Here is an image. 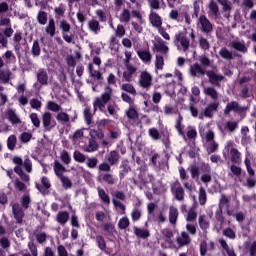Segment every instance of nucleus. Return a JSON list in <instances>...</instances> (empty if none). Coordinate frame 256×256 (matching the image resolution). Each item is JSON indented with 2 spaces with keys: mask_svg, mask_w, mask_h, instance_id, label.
I'll return each mask as SVG.
<instances>
[{
  "mask_svg": "<svg viewBox=\"0 0 256 256\" xmlns=\"http://www.w3.org/2000/svg\"><path fill=\"white\" fill-rule=\"evenodd\" d=\"M73 157L74 160L77 161V163H85L86 157L80 151H75Z\"/></svg>",
  "mask_w": 256,
  "mask_h": 256,
  "instance_id": "nucleus-61",
  "label": "nucleus"
},
{
  "mask_svg": "<svg viewBox=\"0 0 256 256\" xmlns=\"http://www.w3.org/2000/svg\"><path fill=\"white\" fill-rule=\"evenodd\" d=\"M3 59H5L6 63H15L17 61L15 54L9 50L3 55Z\"/></svg>",
  "mask_w": 256,
  "mask_h": 256,
  "instance_id": "nucleus-49",
  "label": "nucleus"
},
{
  "mask_svg": "<svg viewBox=\"0 0 256 256\" xmlns=\"http://www.w3.org/2000/svg\"><path fill=\"white\" fill-rule=\"evenodd\" d=\"M0 27H6L3 32H0V45L7 49L9 45V37L13 35L14 31L11 27V19L5 16H0Z\"/></svg>",
  "mask_w": 256,
  "mask_h": 256,
  "instance_id": "nucleus-3",
  "label": "nucleus"
},
{
  "mask_svg": "<svg viewBox=\"0 0 256 256\" xmlns=\"http://www.w3.org/2000/svg\"><path fill=\"white\" fill-rule=\"evenodd\" d=\"M88 27L92 33H95L97 35L101 31V26L99 25V21L97 20H91L88 22Z\"/></svg>",
  "mask_w": 256,
  "mask_h": 256,
  "instance_id": "nucleus-33",
  "label": "nucleus"
},
{
  "mask_svg": "<svg viewBox=\"0 0 256 256\" xmlns=\"http://www.w3.org/2000/svg\"><path fill=\"white\" fill-rule=\"evenodd\" d=\"M220 5L223 7V11L225 13L231 12V9H233V4L229 0H217Z\"/></svg>",
  "mask_w": 256,
  "mask_h": 256,
  "instance_id": "nucleus-38",
  "label": "nucleus"
},
{
  "mask_svg": "<svg viewBox=\"0 0 256 256\" xmlns=\"http://www.w3.org/2000/svg\"><path fill=\"white\" fill-rule=\"evenodd\" d=\"M219 107V103L213 102L210 103L203 111L198 115L199 119H204V117H208L211 119L213 117V113L217 111V108Z\"/></svg>",
  "mask_w": 256,
  "mask_h": 256,
  "instance_id": "nucleus-11",
  "label": "nucleus"
},
{
  "mask_svg": "<svg viewBox=\"0 0 256 256\" xmlns=\"http://www.w3.org/2000/svg\"><path fill=\"white\" fill-rule=\"evenodd\" d=\"M138 57L143 61V63H151V52L149 50H138Z\"/></svg>",
  "mask_w": 256,
  "mask_h": 256,
  "instance_id": "nucleus-25",
  "label": "nucleus"
},
{
  "mask_svg": "<svg viewBox=\"0 0 256 256\" xmlns=\"http://www.w3.org/2000/svg\"><path fill=\"white\" fill-rule=\"evenodd\" d=\"M13 163H15L16 167L14 168V171L17 175H19L20 179L22 181H25L26 183L29 182V174H25L23 172V168L28 173H31L33 171V164L31 163V160L29 158H26L24 161L19 156H15L13 158ZM23 167V168H22Z\"/></svg>",
  "mask_w": 256,
  "mask_h": 256,
  "instance_id": "nucleus-2",
  "label": "nucleus"
},
{
  "mask_svg": "<svg viewBox=\"0 0 256 256\" xmlns=\"http://www.w3.org/2000/svg\"><path fill=\"white\" fill-rule=\"evenodd\" d=\"M60 159L64 163V165H69L71 163V154L66 150H63L60 154Z\"/></svg>",
  "mask_w": 256,
  "mask_h": 256,
  "instance_id": "nucleus-46",
  "label": "nucleus"
},
{
  "mask_svg": "<svg viewBox=\"0 0 256 256\" xmlns=\"http://www.w3.org/2000/svg\"><path fill=\"white\" fill-rule=\"evenodd\" d=\"M30 203H31V198L29 197V195H24L21 198V205L19 204L13 205L14 217L18 223H21V221H23V217H25V213L23 212V209H29Z\"/></svg>",
  "mask_w": 256,
  "mask_h": 256,
  "instance_id": "nucleus-4",
  "label": "nucleus"
},
{
  "mask_svg": "<svg viewBox=\"0 0 256 256\" xmlns=\"http://www.w3.org/2000/svg\"><path fill=\"white\" fill-rule=\"evenodd\" d=\"M171 191L175 195L177 201H183V199H185V191L183 190V187H181L179 181L171 184Z\"/></svg>",
  "mask_w": 256,
  "mask_h": 256,
  "instance_id": "nucleus-12",
  "label": "nucleus"
},
{
  "mask_svg": "<svg viewBox=\"0 0 256 256\" xmlns=\"http://www.w3.org/2000/svg\"><path fill=\"white\" fill-rule=\"evenodd\" d=\"M30 120L32 122V125H34V127H41V120H39V115H37V113H32L30 114Z\"/></svg>",
  "mask_w": 256,
  "mask_h": 256,
  "instance_id": "nucleus-58",
  "label": "nucleus"
},
{
  "mask_svg": "<svg viewBox=\"0 0 256 256\" xmlns=\"http://www.w3.org/2000/svg\"><path fill=\"white\" fill-rule=\"evenodd\" d=\"M153 51L154 53H161L162 55H167L169 53V46L161 37L156 36L153 41Z\"/></svg>",
  "mask_w": 256,
  "mask_h": 256,
  "instance_id": "nucleus-9",
  "label": "nucleus"
},
{
  "mask_svg": "<svg viewBox=\"0 0 256 256\" xmlns=\"http://www.w3.org/2000/svg\"><path fill=\"white\" fill-rule=\"evenodd\" d=\"M149 20L151 25H153V27H157L158 29L159 27H161V25H163V20L161 19V16H159V14L155 12L150 13Z\"/></svg>",
  "mask_w": 256,
  "mask_h": 256,
  "instance_id": "nucleus-24",
  "label": "nucleus"
},
{
  "mask_svg": "<svg viewBox=\"0 0 256 256\" xmlns=\"http://www.w3.org/2000/svg\"><path fill=\"white\" fill-rule=\"evenodd\" d=\"M204 94L211 97L213 101H217L219 99V93H217V90L213 87H205Z\"/></svg>",
  "mask_w": 256,
  "mask_h": 256,
  "instance_id": "nucleus-29",
  "label": "nucleus"
},
{
  "mask_svg": "<svg viewBox=\"0 0 256 256\" xmlns=\"http://www.w3.org/2000/svg\"><path fill=\"white\" fill-rule=\"evenodd\" d=\"M56 119L58 123H62V124L69 123V115L62 111L57 113Z\"/></svg>",
  "mask_w": 256,
  "mask_h": 256,
  "instance_id": "nucleus-39",
  "label": "nucleus"
},
{
  "mask_svg": "<svg viewBox=\"0 0 256 256\" xmlns=\"http://www.w3.org/2000/svg\"><path fill=\"white\" fill-rule=\"evenodd\" d=\"M59 27H60V30L62 31V34L69 33V31H71V24H69V22L65 20L60 21Z\"/></svg>",
  "mask_w": 256,
  "mask_h": 256,
  "instance_id": "nucleus-55",
  "label": "nucleus"
},
{
  "mask_svg": "<svg viewBox=\"0 0 256 256\" xmlns=\"http://www.w3.org/2000/svg\"><path fill=\"white\" fill-rule=\"evenodd\" d=\"M198 28L204 33H211V31H213V25L211 24L209 19H207V17L203 15L199 17Z\"/></svg>",
  "mask_w": 256,
  "mask_h": 256,
  "instance_id": "nucleus-13",
  "label": "nucleus"
},
{
  "mask_svg": "<svg viewBox=\"0 0 256 256\" xmlns=\"http://www.w3.org/2000/svg\"><path fill=\"white\" fill-rule=\"evenodd\" d=\"M128 173H129V165L127 164V162L124 161L120 166V179H123L125 175Z\"/></svg>",
  "mask_w": 256,
  "mask_h": 256,
  "instance_id": "nucleus-56",
  "label": "nucleus"
},
{
  "mask_svg": "<svg viewBox=\"0 0 256 256\" xmlns=\"http://www.w3.org/2000/svg\"><path fill=\"white\" fill-rule=\"evenodd\" d=\"M82 137H83V129L76 130L71 137L74 145H77V143H79V141H81Z\"/></svg>",
  "mask_w": 256,
  "mask_h": 256,
  "instance_id": "nucleus-43",
  "label": "nucleus"
},
{
  "mask_svg": "<svg viewBox=\"0 0 256 256\" xmlns=\"http://www.w3.org/2000/svg\"><path fill=\"white\" fill-rule=\"evenodd\" d=\"M231 111H234L235 113H244V111H247V107L239 106V103L233 101L227 104L224 113L225 115H229Z\"/></svg>",
  "mask_w": 256,
  "mask_h": 256,
  "instance_id": "nucleus-14",
  "label": "nucleus"
},
{
  "mask_svg": "<svg viewBox=\"0 0 256 256\" xmlns=\"http://www.w3.org/2000/svg\"><path fill=\"white\" fill-rule=\"evenodd\" d=\"M130 221L129 218L127 216H124L123 218H121L118 222V227L119 229H127V227H129L130 225Z\"/></svg>",
  "mask_w": 256,
  "mask_h": 256,
  "instance_id": "nucleus-54",
  "label": "nucleus"
},
{
  "mask_svg": "<svg viewBox=\"0 0 256 256\" xmlns=\"http://www.w3.org/2000/svg\"><path fill=\"white\" fill-rule=\"evenodd\" d=\"M32 55L34 57H39L41 55V46H39V41L37 40L33 42Z\"/></svg>",
  "mask_w": 256,
  "mask_h": 256,
  "instance_id": "nucleus-52",
  "label": "nucleus"
},
{
  "mask_svg": "<svg viewBox=\"0 0 256 256\" xmlns=\"http://www.w3.org/2000/svg\"><path fill=\"white\" fill-rule=\"evenodd\" d=\"M16 143H17V137H15V135H11L10 137H8V140H7L8 149L13 151L15 149Z\"/></svg>",
  "mask_w": 256,
  "mask_h": 256,
  "instance_id": "nucleus-60",
  "label": "nucleus"
},
{
  "mask_svg": "<svg viewBox=\"0 0 256 256\" xmlns=\"http://www.w3.org/2000/svg\"><path fill=\"white\" fill-rule=\"evenodd\" d=\"M230 47H232V49H235L236 51H240L241 53L247 52V47L245 46L244 43H241V42H237V41L231 42Z\"/></svg>",
  "mask_w": 256,
  "mask_h": 256,
  "instance_id": "nucleus-36",
  "label": "nucleus"
},
{
  "mask_svg": "<svg viewBox=\"0 0 256 256\" xmlns=\"http://www.w3.org/2000/svg\"><path fill=\"white\" fill-rule=\"evenodd\" d=\"M119 21L120 23H129V21H131V12L127 9L122 10Z\"/></svg>",
  "mask_w": 256,
  "mask_h": 256,
  "instance_id": "nucleus-35",
  "label": "nucleus"
},
{
  "mask_svg": "<svg viewBox=\"0 0 256 256\" xmlns=\"http://www.w3.org/2000/svg\"><path fill=\"white\" fill-rule=\"evenodd\" d=\"M55 20L53 18L49 19L48 25L45 28V31L50 37H55Z\"/></svg>",
  "mask_w": 256,
  "mask_h": 256,
  "instance_id": "nucleus-30",
  "label": "nucleus"
},
{
  "mask_svg": "<svg viewBox=\"0 0 256 256\" xmlns=\"http://www.w3.org/2000/svg\"><path fill=\"white\" fill-rule=\"evenodd\" d=\"M219 55L221 56L222 59H233V53L227 50V48H221L219 51Z\"/></svg>",
  "mask_w": 256,
  "mask_h": 256,
  "instance_id": "nucleus-48",
  "label": "nucleus"
},
{
  "mask_svg": "<svg viewBox=\"0 0 256 256\" xmlns=\"http://www.w3.org/2000/svg\"><path fill=\"white\" fill-rule=\"evenodd\" d=\"M121 88L123 91H126V93H130V95H137L135 87L131 84H123Z\"/></svg>",
  "mask_w": 256,
  "mask_h": 256,
  "instance_id": "nucleus-59",
  "label": "nucleus"
},
{
  "mask_svg": "<svg viewBox=\"0 0 256 256\" xmlns=\"http://www.w3.org/2000/svg\"><path fill=\"white\" fill-rule=\"evenodd\" d=\"M42 125L45 131H51L57 126V121L53 118L51 112H44L42 114Z\"/></svg>",
  "mask_w": 256,
  "mask_h": 256,
  "instance_id": "nucleus-10",
  "label": "nucleus"
},
{
  "mask_svg": "<svg viewBox=\"0 0 256 256\" xmlns=\"http://www.w3.org/2000/svg\"><path fill=\"white\" fill-rule=\"evenodd\" d=\"M142 211L139 207L135 206L131 212L132 221H139L141 219Z\"/></svg>",
  "mask_w": 256,
  "mask_h": 256,
  "instance_id": "nucleus-45",
  "label": "nucleus"
},
{
  "mask_svg": "<svg viewBox=\"0 0 256 256\" xmlns=\"http://www.w3.org/2000/svg\"><path fill=\"white\" fill-rule=\"evenodd\" d=\"M54 172H55V175H57V177L61 179V177H63V173H65V166H62V164L59 163V161H55Z\"/></svg>",
  "mask_w": 256,
  "mask_h": 256,
  "instance_id": "nucleus-34",
  "label": "nucleus"
},
{
  "mask_svg": "<svg viewBox=\"0 0 256 256\" xmlns=\"http://www.w3.org/2000/svg\"><path fill=\"white\" fill-rule=\"evenodd\" d=\"M179 217V210L176 207L171 206L169 209V222L171 225H175L177 223V219Z\"/></svg>",
  "mask_w": 256,
  "mask_h": 256,
  "instance_id": "nucleus-26",
  "label": "nucleus"
},
{
  "mask_svg": "<svg viewBox=\"0 0 256 256\" xmlns=\"http://www.w3.org/2000/svg\"><path fill=\"white\" fill-rule=\"evenodd\" d=\"M111 99V88L107 87L105 92L102 94L100 98H96L93 105H94V111H97L99 109L100 111H103L105 109V105H107V102Z\"/></svg>",
  "mask_w": 256,
  "mask_h": 256,
  "instance_id": "nucleus-5",
  "label": "nucleus"
},
{
  "mask_svg": "<svg viewBox=\"0 0 256 256\" xmlns=\"http://www.w3.org/2000/svg\"><path fill=\"white\" fill-rule=\"evenodd\" d=\"M169 17L173 21H178V23H183V19H181V14L179 15V11H177V10H172L169 13Z\"/></svg>",
  "mask_w": 256,
  "mask_h": 256,
  "instance_id": "nucleus-57",
  "label": "nucleus"
},
{
  "mask_svg": "<svg viewBox=\"0 0 256 256\" xmlns=\"http://www.w3.org/2000/svg\"><path fill=\"white\" fill-rule=\"evenodd\" d=\"M224 237H228V239H235V231L231 228H226L223 230Z\"/></svg>",
  "mask_w": 256,
  "mask_h": 256,
  "instance_id": "nucleus-64",
  "label": "nucleus"
},
{
  "mask_svg": "<svg viewBox=\"0 0 256 256\" xmlns=\"http://www.w3.org/2000/svg\"><path fill=\"white\" fill-rule=\"evenodd\" d=\"M176 243L179 247H185V245H189L191 243V238L186 232H182L177 238Z\"/></svg>",
  "mask_w": 256,
  "mask_h": 256,
  "instance_id": "nucleus-23",
  "label": "nucleus"
},
{
  "mask_svg": "<svg viewBox=\"0 0 256 256\" xmlns=\"http://www.w3.org/2000/svg\"><path fill=\"white\" fill-rule=\"evenodd\" d=\"M191 77H203L205 75V69L198 63L192 64L189 68Z\"/></svg>",
  "mask_w": 256,
  "mask_h": 256,
  "instance_id": "nucleus-17",
  "label": "nucleus"
},
{
  "mask_svg": "<svg viewBox=\"0 0 256 256\" xmlns=\"http://www.w3.org/2000/svg\"><path fill=\"white\" fill-rule=\"evenodd\" d=\"M84 151L87 153H93V151H97V142L95 140H90L88 145L84 147Z\"/></svg>",
  "mask_w": 256,
  "mask_h": 256,
  "instance_id": "nucleus-47",
  "label": "nucleus"
},
{
  "mask_svg": "<svg viewBox=\"0 0 256 256\" xmlns=\"http://www.w3.org/2000/svg\"><path fill=\"white\" fill-rule=\"evenodd\" d=\"M138 85L149 91L153 85V76L148 71H142L139 76Z\"/></svg>",
  "mask_w": 256,
  "mask_h": 256,
  "instance_id": "nucleus-7",
  "label": "nucleus"
},
{
  "mask_svg": "<svg viewBox=\"0 0 256 256\" xmlns=\"http://www.w3.org/2000/svg\"><path fill=\"white\" fill-rule=\"evenodd\" d=\"M227 153H229L230 161H232V163L241 162V152L233 147V142H227L224 150V156H226Z\"/></svg>",
  "mask_w": 256,
  "mask_h": 256,
  "instance_id": "nucleus-6",
  "label": "nucleus"
},
{
  "mask_svg": "<svg viewBox=\"0 0 256 256\" xmlns=\"http://www.w3.org/2000/svg\"><path fill=\"white\" fill-rule=\"evenodd\" d=\"M134 235H136L140 239H147V237H149V230L134 227Z\"/></svg>",
  "mask_w": 256,
  "mask_h": 256,
  "instance_id": "nucleus-32",
  "label": "nucleus"
},
{
  "mask_svg": "<svg viewBox=\"0 0 256 256\" xmlns=\"http://www.w3.org/2000/svg\"><path fill=\"white\" fill-rule=\"evenodd\" d=\"M36 77H37V81H38V83H40V85H42V86L49 85V75L47 74V70L39 69L36 72Z\"/></svg>",
  "mask_w": 256,
  "mask_h": 256,
  "instance_id": "nucleus-16",
  "label": "nucleus"
},
{
  "mask_svg": "<svg viewBox=\"0 0 256 256\" xmlns=\"http://www.w3.org/2000/svg\"><path fill=\"white\" fill-rule=\"evenodd\" d=\"M202 170L205 171L204 174H202L200 176V179L202 181V183H204L205 185H209V183H211V166H209V164H203L202 166Z\"/></svg>",
  "mask_w": 256,
  "mask_h": 256,
  "instance_id": "nucleus-18",
  "label": "nucleus"
},
{
  "mask_svg": "<svg viewBox=\"0 0 256 256\" xmlns=\"http://www.w3.org/2000/svg\"><path fill=\"white\" fill-rule=\"evenodd\" d=\"M148 134L154 141H159V139H161V134L157 128H150Z\"/></svg>",
  "mask_w": 256,
  "mask_h": 256,
  "instance_id": "nucleus-51",
  "label": "nucleus"
},
{
  "mask_svg": "<svg viewBox=\"0 0 256 256\" xmlns=\"http://www.w3.org/2000/svg\"><path fill=\"white\" fill-rule=\"evenodd\" d=\"M206 74L210 79V83H212L213 85H217L219 81H223L224 79L223 75H217L215 72L208 71L206 72Z\"/></svg>",
  "mask_w": 256,
  "mask_h": 256,
  "instance_id": "nucleus-28",
  "label": "nucleus"
},
{
  "mask_svg": "<svg viewBox=\"0 0 256 256\" xmlns=\"http://www.w3.org/2000/svg\"><path fill=\"white\" fill-rule=\"evenodd\" d=\"M208 9L209 15L210 17H213V19H219V17H221V14L219 13V6L215 3V1L209 3Z\"/></svg>",
  "mask_w": 256,
  "mask_h": 256,
  "instance_id": "nucleus-22",
  "label": "nucleus"
},
{
  "mask_svg": "<svg viewBox=\"0 0 256 256\" xmlns=\"http://www.w3.org/2000/svg\"><path fill=\"white\" fill-rule=\"evenodd\" d=\"M135 75H137V68H135L134 66H131V64H127L126 70L123 73L124 79L126 81H131V79H133Z\"/></svg>",
  "mask_w": 256,
  "mask_h": 256,
  "instance_id": "nucleus-21",
  "label": "nucleus"
},
{
  "mask_svg": "<svg viewBox=\"0 0 256 256\" xmlns=\"http://www.w3.org/2000/svg\"><path fill=\"white\" fill-rule=\"evenodd\" d=\"M38 23L40 25H46L47 24V13L40 11L37 15Z\"/></svg>",
  "mask_w": 256,
  "mask_h": 256,
  "instance_id": "nucleus-62",
  "label": "nucleus"
},
{
  "mask_svg": "<svg viewBox=\"0 0 256 256\" xmlns=\"http://www.w3.org/2000/svg\"><path fill=\"white\" fill-rule=\"evenodd\" d=\"M88 71H89L90 77H93V79H96V81H101L103 79V75L99 70H95V68L93 67V64L88 65Z\"/></svg>",
  "mask_w": 256,
  "mask_h": 256,
  "instance_id": "nucleus-27",
  "label": "nucleus"
},
{
  "mask_svg": "<svg viewBox=\"0 0 256 256\" xmlns=\"http://www.w3.org/2000/svg\"><path fill=\"white\" fill-rule=\"evenodd\" d=\"M126 115H127L128 119H137L139 114L137 113V110L135 109V106L131 105L129 107V109L126 110Z\"/></svg>",
  "mask_w": 256,
  "mask_h": 256,
  "instance_id": "nucleus-44",
  "label": "nucleus"
},
{
  "mask_svg": "<svg viewBox=\"0 0 256 256\" xmlns=\"http://www.w3.org/2000/svg\"><path fill=\"white\" fill-rule=\"evenodd\" d=\"M5 116H6V119H8L10 123H12V125H17L21 123V118H19V115H17V112H15L13 108H8L5 111Z\"/></svg>",
  "mask_w": 256,
  "mask_h": 256,
  "instance_id": "nucleus-15",
  "label": "nucleus"
},
{
  "mask_svg": "<svg viewBox=\"0 0 256 256\" xmlns=\"http://www.w3.org/2000/svg\"><path fill=\"white\" fill-rule=\"evenodd\" d=\"M105 159L109 165H117V163H119V159H121V156L119 155V152L113 150L106 155Z\"/></svg>",
  "mask_w": 256,
  "mask_h": 256,
  "instance_id": "nucleus-19",
  "label": "nucleus"
},
{
  "mask_svg": "<svg viewBox=\"0 0 256 256\" xmlns=\"http://www.w3.org/2000/svg\"><path fill=\"white\" fill-rule=\"evenodd\" d=\"M215 133L213 131L208 130L204 136L205 146L207 147L208 153H215L219 145L215 143Z\"/></svg>",
  "mask_w": 256,
  "mask_h": 256,
  "instance_id": "nucleus-8",
  "label": "nucleus"
},
{
  "mask_svg": "<svg viewBox=\"0 0 256 256\" xmlns=\"http://www.w3.org/2000/svg\"><path fill=\"white\" fill-rule=\"evenodd\" d=\"M195 219H197V211L192 207L186 216V221H195Z\"/></svg>",
  "mask_w": 256,
  "mask_h": 256,
  "instance_id": "nucleus-63",
  "label": "nucleus"
},
{
  "mask_svg": "<svg viewBox=\"0 0 256 256\" xmlns=\"http://www.w3.org/2000/svg\"><path fill=\"white\" fill-rule=\"evenodd\" d=\"M57 221L60 225H65L67 221H69V213L67 212H59L57 215Z\"/></svg>",
  "mask_w": 256,
  "mask_h": 256,
  "instance_id": "nucleus-40",
  "label": "nucleus"
},
{
  "mask_svg": "<svg viewBox=\"0 0 256 256\" xmlns=\"http://www.w3.org/2000/svg\"><path fill=\"white\" fill-rule=\"evenodd\" d=\"M13 78V73L9 71V69L6 70H0V81L3 83H9V80Z\"/></svg>",
  "mask_w": 256,
  "mask_h": 256,
  "instance_id": "nucleus-31",
  "label": "nucleus"
},
{
  "mask_svg": "<svg viewBox=\"0 0 256 256\" xmlns=\"http://www.w3.org/2000/svg\"><path fill=\"white\" fill-rule=\"evenodd\" d=\"M165 59L161 54H156L155 67L157 71H163Z\"/></svg>",
  "mask_w": 256,
  "mask_h": 256,
  "instance_id": "nucleus-37",
  "label": "nucleus"
},
{
  "mask_svg": "<svg viewBox=\"0 0 256 256\" xmlns=\"http://www.w3.org/2000/svg\"><path fill=\"white\" fill-rule=\"evenodd\" d=\"M46 107L49 111H53L54 113H59V111H61V107L59 106V104L53 101L47 102Z\"/></svg>",
  "mask_w": 256,
  "mask_h": 256,
  "instance_id": "nucleus-50",
  "label": "nucleus"
},
{
  "mask_svg": "<svg viewBox=\"0 0 256 256\" xmlns=\"http://www.w3.org/2000/svg\"><path fill=\"white\" fill-rule=\"evenodd\" d=\"M199 203L200 205H205V203H207V193L203 187L199 189Z\"/></svg>",
  "mask_w": 256,
  "mask_h": 256,
  "instance_id": "nucleus-53",
  "label": "nucleus"
},
{
  "mask_svg": "<svg viewBox=\"0 0 256 256\" xmlns=\"http://www.w3.org/2000/svg\"><path fill=\"white\" fill-rule=\"evenodd\" d=\"M246 251L250 256H256V240L246 243Z\"/></svg>",
  "mask_w": 256,
  "mask_h": 256,
  "instance_id": "nucleus-42",
  "label": "nucleus"
},
{
  "mask_svg": "<svg viewBox=\"0 0 256 256\" xmlns=\"http://www.w3.org/2000/svg\"><path fill=\"white\" fill-rule=\"evenodd\" d=\"M98 195L103 203H105L106 205H109V203H111V199L109 198V195L105 192V190L98 188Z\"/></svg>",
  "mask_w": 256,
  "mask_h": 256,
  "instance_id": "nucleus-41",
  "label": "nucleus"
},
{
  "mask_svg": "<svg viewBox=\"0 0 256 256\" xmlns=\"http://www.w3.org/2000/svg\"><path fill=\"white\" fill-rule=\"evenodd\" d=\"M219 244L223 249L224 255L237 256V254L235 253V249H233V246H229V244H227V241H225V239H220Z\"/></svg>",
  "mask_w": 256,
  "mask_h": 256,
  "instance_id": "nucleus-20",
  "label": "nucleus"
},
{
  "mask_svg": "<svg viewBox=\"0 0 256 256\" xmlns=\"http://www.w3.org/2000/svg\"><path fill=\"white\" fill-rule=\"evenodd\" d=\"M195 41V31L191 27L184 28V32H178L174 36V45L183 53L189 50L190 40Z\"/></svg>",
  "mask_w": 256,
  "mask_h": 256,
  "instance_id": "nucleus-1",
  "label": "nucleus"
}]
</instances>
